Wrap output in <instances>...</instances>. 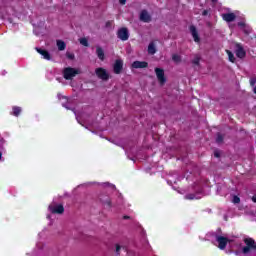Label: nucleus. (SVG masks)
Listing matches in <instances>:
<instances>
[{"label": "nucleus", "instance_id": "f257e3e1", "mask_svg": "<svg viewBox=\"0 0 256 256\" xmlns=\"http://www.w3.org/2000/svg\"><path fill=\"white\" fill-rule=\"evenodd\" d=\"M81 70L79 68H72V67H66L63 70V77L66 79V81H71L73 77H77V75H80Z\"/></svg>", "mask_w": 256, "mask_h": 256}, {"label": "nucleus", "instance_id": "f03ea898", "mask_svg": "<svg viewBox=\"0 0 256 256\" xmlns=\"http://www.w3.org/2000/svg\"><path fill=\"white\" fill-rule=\"evenodd\" d=\"M244 243L246 245L242 248V253L244 255L251 253V250L256 251V242L253 238H245Z\"/></svg>", "mask_w": 256, "mask_h": 256}, {"label": "nucleus", "instance_id": "7ed1b4c3", "mask_svg": "<svg viewBox=\"0 0 256 256\" xmlns=\"http://www.w3.org/2000/svg\"><path fill=\"white\" fill-rule=\"evenodd\" d=\"M95 74L98 79H101V81H109L111 78V75L107 72V70L102 67L96 68Z\"/></svg>", "mask_w": 256, "mask_h": 256}, {"label": "nucleus", "instance_id": "20e7f679", "mask_svg": "<svg viewBox=\"0 0 256 256\" xmlns=\"http://www.w3.org/2000/svg\"><path fill=\"white\" fill-rule=\"evenodd\" d=\"M49 211L54 215H63L65 213V208L61 204L51 203L48 207Z\"/></svg>", "mask_w": 256, "mask_h": 256}, {"label": "nucleus", "instance_id": "39448f33", "mask_svg": "<svg viewBox=\"0 0 256 256\" xmlns=\"http://www.w3.org/2000/svg\"><path fill=\"white\" fill-rule=\"evenodd\" d=\"M117 37L120 41H128L129 40V29L126 27L119 28L117 31Z\"/></svg>", "mask_w": 256, "mask_h": 256}, {"label": "nucleus", "instance_id": "423d86ee", "mask_svg": "<svg viewBox=\"0 0 256 256\" xmlns=\"http://www.w3.org/2000/svg\"><path fill=\"white\" fill-rule=\"evenodd\" d=\"M155 73L160 85H165V83H167V78H165V70L162 68H155Z\"/></svg>", "mask_w": 256, "mask_h": 256}, {"label": "nucleus", "instance_id": "0eeeda50", "mask_svg": "<svg viewBox=\"0 0 256 256\" xmlns=\"http://www.w3.org/2000/svg\"><path fill=\"white\" fill-rule=\"evenodd\" d=\"M216 241L218 243L219 249L223 250L227 247V243H229V238L225 236H216Z\"/></svg>", "mask_w": 256, "mask_h": 256}, {"label": "nucleus", "instance_id": "6e6552de", "mask_svg": "<svg viewBox=\"0 0 256 256\" xmlns=\"http://www.w3.org/2000/svg\"><path fill=\"white\" fill-rule=\"evenodd\" d=\"M123 71V60L117 59L113 65V72L115 75H121V72Z\"/></svg>", "mask_w": 256, "mask_h": 256}, {"label": "nucleus", "instance_id": "1a4fd4ad", "mask_svg": "<svg viewBox=\"0 0 256 256\" xmlns=\"http://www.w3.org/2000/svg\"><path fill=\"white\" fill-rule=\"evenodd\" d=\"M236 50H235V54L239 59H245V56L247 55V52H245V49L243 48V46L239 43H237L235 45Z\"/></svg>", "mask_w": 256, "mask_h": 256}, {"label": "nucleus", "instance_id": "9d476101", "mask_svg": "<svg viewBox=\"0 0 256 256\" xmlns=\"http://www.w3.org/2000/svg\"><path fill=\"white\" fill-rule=\"evenodd\" d=\"M147 67H149V63L145 61L136 60L131 64L132 69H147Z\"/></svg>", "mask_w": 256, "mask_h": 256}, {"label": "nucleus", "instance_id": "9b49d317", "mask_svg": "<svg viewBox=\"0 0 256 256\" xmlns=\"http://www.w3.org/2000/svg\"><path fill=\"white\" fill-rule=\"evenodd\" d=\"M140 21H143L144 23H151V15H149V12H147V10L141 11Z\"/></svg>", "mask_w": 256, "mask_h": 256}, {"label": "nucleus", "instance_id": "f8f14e48", "mask_svg": "<svg viewBox=\"0 0 256 256\" xmlns=\"http://www.w3.org/2000/svg\"><path fill=\"white\" fill-rule=\"evenodd\" d=\"M222 19L226 21V23H232V21H235L237 19V16L235 13H225L222 14Z\"/></svg>", "mask_w": 256, "mask_h": 256}, {"label": "nucleus", "instance_id": "ddd939ff", "mask_svg": "<svg viewBox=\"0 0 256 256\" xmlns=\"http://www.w3.org/2000/svg\"><path fill=\"white\" fill-rule=\"evenodd\" d=\"M190 33L195 43H199V41H201V38L199 37V32H197V28L194 25L190 26Z\"/></svg>", "mask_w": 256, "mask_h": 256}, {"label": "nucleus", "instance_id": "4468645a", "mask_svg": "<svg viewBox=\"0 0 256 256\" xmlns=\"http://www.w3.org/2000/svg\"><path fill=\"white\" fill-rule=\"evenodd\" d=\"M96 55L100 61H105V51H103V48L101 46L96 47Z\"/></svg>", "mask_w": 256, "mask_h": 256}, {"label": "nucleus", "instance_id": "2eb2a0df", "mask_svg": "<svg viewBox=\"0 0 256 256\" xmlns=\"http://www.w3.org/2000/svg\"><path fill=\"white\" fill-rule=\"evenodd\" d=\"M36 51L40 53L44 57V59H47V61H51V54H49V51L43 50L41 48H36Z\"/></svg>", "mask_w": 256, "mask_h": 256}, {"label": "nucleus", "instance_id": "dca6fc26", "mask_svg": "<svg viewBox=\"0 0 256 256\" xmlns=\"http://www.w3.org/2000/svg\"><path fill=\"white\" fill-rule=\"evenodd\" d=\"M148 53L149 55H155L157 53V49L155 48V43L151 42L148 45Z\"/></svg>", "mask_w": 256, "mask_h": 256}, {"label": "nucleus", "instance_id": "f3484780", "mask_svg": "<svg viewBox=\"0 0 256 256\" xmlns=\"http://www.w3.org/2000/svg\"><path fill=\"white\" fill-rule=\"evenodd\" d=\"M56 45L58 47V51H65V48L67 47V44L62 40H57Z\"/></svg>", "mask_w": 256, "mask_h": 256}, {"label": "nucleus", "instance_id": "a211bd4d", "mask_svg": "<svg viewBox=\"0 0 256 256\" xmlns=\"http://www.w3.org/2000/svg\"><path fill=\"white\" fill-rule=\"evenodd\" d=\"M200 61H201V55L196 54L194 56V59L192 60V64L199 66L200 65Z\"/></svg>", "mask_w": 256, "mask_h": 256}, {"label": "nucleus", "instance_id": "6ab92c4d", "mask_svg": "<svg viewBox=\"0 0 256 256\" xmlns=\"http://www.w3.org/2000/svg\"><path fill=\"white\" fill-rule=\"evenodd\" d=\"M226 53L228 55L229 61H231V63H235V55H233V52L226 50Z\"/></svg>", "mask_w": 256, "mask_h": 256}, {"label": "nucleus", "instance_id": "aec40b11", "mask_svg": "<svg viewBox=\"0 0 256 256\" xmlns=\"http://www.w3.org/2000/svg\"><path fill=\"white\" fill-rule=\"evenodd\" d=\"M172 61H174V63H181V56L179 54H173Z\"/></svg>", "mask_w": 256, "mask_h": 256}, {"label": "nucleus", "instance_id": "412c9836", "mask_svg": "<svg viewBox=\"0 0 256 256\" xmlns=\"http://www.w3.org/2000/svg\"><path fill=\"white\" fill-rule=\"evenodd\" d=\"M223 139H225V137L221 133H217L216 143L218 144L223 143Z\"/></svg>", "mask_w": 256, "mask_h": 256}, {"label": "nucleus", "instance_id": "4be33fe9", "mask_svg": "<svg viewBox=\"0 0 256 256\" xmlns=\"http://www.w3.org/2000/svg\"><path fill=\"white\" fill-rule=\"evenodd\" d=\"M80 45H83L84 47H89V41L87 38H80Z\"/></svg>", "mask_w": 256, "mask_h": 256}, {"label": "nucleus", "instance_id": "5701e85b", "mask_svg": "<svg viewBox=\"0 0 256 256\" xmlns=\"http://www.w3.org/2000/svg\"><path fill=\"white\" fill-rule=\"evenodd\" d=\"M20 113H21V108L20 107H14L13 108V115H15V117H19Z\"/></svg>", "mask_w": 256, "mask_h": 256}, {"label": "nucleus", "instance_id": "b1692460", "mask_svg": "<svg viewBox=\"0 0 256 256\" xmlns=\"http://www.w3.org/2000/svg\"><path fill=\"white\" fill-rule=\"evenodd\" d=\"M103 186L104 187H110L111 189H116V187H115V185H113V184H111V183H109V182H105L104 184H103Z\"/></svg>", "mask_w": 256, "mask_h": 256}, {"label": "nucleus", "instance_id": "393cba45", "mask_svg": "<svg viewBox=\"0 0 256 256\" xmlns=\"http://www.w3.org/2000/svg\"><path fill=\"white\" fill-rule=\"evenodd\" d=\"M233 203L237 204V203H241V198H239L238 196H233Z\"/></svg>", "mask_w": 256, "mask_h": 256}, {"label": "nucleus", "instance_id": "a878e982", "mask_svg": "<svg viewBox=\"0 0 256 256\" xmlns=\"http://www.w3.org/2000/svg\"><path fill=\"white\" fill-rule=\"evenodd\" d=\"M66 57H67L68 59L73 60V59H75V54L67 52V53H66Z\"/></svg>", "mask_w": 256, "mask_h": 256}, {"label": "nucleus", "instance_id": "bb28decb", "mask_svg": "<svg viewBox=\"0 0 256 256\" xmlns=\"http://www.w3.org/2000/svg\"><path fill=\"white\" fill-rule=\"evenodd\" d=\"M185 199H190V200L195 199V194H187L185 196Z\"/></svg>", "mask_w": 256, "mask_h": 256}, {"label": "nucleus", "instance_id": "cd10ccee", "mask_svg": "<svg viewBox=\"0 0 256 256\" xmlns=\"http://www.w3.org/2000/svg\"><path fill=\"white\" fill-rule=\"evenodd\" d=\"M255 83H256V78H251V79H250V85H251V87H255Z\"/></svg>", "mask_w": 256, "mask_h": 256}, {"label": "nucleus", "instance_id": "c85d7f7f", "mask_svg": "<svg viewBox=\"0 0 256 256\" xmlns=\"http://www.w3.org/2000/svg\"><path fill=\"white\" fill-rule=\"evenodd\" d=\"M214 157H216V158L221 157V153L219 152V150L214 151Z\"/></svg>", "mask_w": 256, "mask_h": 256}, {"label": "nucleus", "instance_id": "c756f323", "mask_svg": "<svg viewBox=\"0 0 256 256\" xmlns=\"http://www.w3.org/2000/svg\"><path fill=\"white\" fill-rule=\"evenodd\" d=\"M202 15H203V17H207V15H209V11L203 10Z\"/></svg>", "mask_w": 256, "mask_h": 256}, {"label": "nucleus", "instance_id": "7c9ffc66", "mask_svg": "<svg viewBox=\"0 0 256 256\" xmlns=\"http://www.w3.org/2000/svg\"><path fill=\"white\" fill-rule=\"evenodd\" d=\"M119 251H121V246L119 244L116 245V253L119 255Z\"/></svg>", "mask_w": 256, "mask_h": 256}, {"label": "nucleus", "instance_id": "2f4dec72", "mask_svg": "<svg viewBox=\"0 0 256 256\" xmlns=\"http://www.w3.org/2000/svg\"><path fill=\"white\" fill-rule=\"evenodd\" d=\"M113 25V22L112 21H107L106 22V27L109 28Z\"/></svg>", "mask_w": 256, "mask_h": 256}, {"label": "nucleus", "instance_id": "473e14b6", "mask_svg": "<svg viewBox=\"0 0 256 256\" xmlns=\"http://www.w3.org/2000/svg\"><path fill=\"white\" fill-rule=\"evenodd\" d=\"M62 105H63V107H65V109H71V107L69 106V103H64Z\"/></svg>", "mask_w": 256, "mask_h": 256}, {"label": "nucleus", "instance_id": "72a5a7b5", "mask_svg": "<svg viewBox=\"0 0 256 256\" xmlns=\"http://www.w3.org/2000/svg\"><path fill=\"white\" fill-rule=\"evenodd\" d=\"M120 5H125L127 3V0H119Z\"/></svg>", "mask_w": 256, "mask_h": 256}, {"label": "nucleus", "instance_id": "f704fd0d", "mask_svg": "<svg viewBox=\"0 0 256 256\" xmlns=\"http://www.w3.org/2000/svg\"><path fill=\"white\" fill-rule=\"evenodd\" d=\"M238 27H245V23L239 22V23H238Z\"/></svg>", "mask_w": 256, "mask_h": 256}, {"label": "nucleus", "instance_id": "c9c22d12", "mask_svg": "<svg viewBox=\"0 0 256 256\" xmlns=\"http://www.w3.org/2000/svg\"><path fill=\"white\" fill-rule=\"evenodd\" d=\"M105 203H106V205H108V207H111V200H108Z\"/></svg>", "mask_w": 256, "mask_h": 256}, {"label": "nucleus", "instance_id": "e433bc0d", "mask_svg": "<svg viewBox=\"0 0 256 256\" xmlns=\"http://www.w3.org/2000/svg\"><path fill=\"white\" fill-rule=\"evenodd\" d=\"M252 201H253L254 203H256V197H255V196L252 197Z\"/></svg>", "mask_w": 256, "mask_h": 256}, {"label": "nucleus", "instance_id": "4c0bfd02", "mask_svg": "<svg viewBox=\"0 0 256 256\" xmlns=\"http://www.w3.org/2000/svg\"><path fill=\"white\" fill-rule=\"evenodd\" d=\"M123 219H131L130 216H123Z\"/></svg>", "mask_w": 256, "mask_h": 256}, {"label": "nucleus", "instance_id": "58836bf2", "mask_svg": "<svg viewBox=\"0 0 256 256\" xmlns=\"http://www.w3.org/2000/svg\"><path fill=\"white\" fill-rule=\"evenodd\" d=\"M244 33H246V35H249V31L248 30H244Z\"/></svg>", "mask_w": 256, "mask_h": 256}, {"label": "nucleus", "instance_id": "ea45409f", "mask_svg": "<svg viewBox=\"0 0 256 256\" xmlns=\"http://www.w3.org/2000/svg\"><path fill=\"white\" fill-rule=\"evenodd\" d=\"M253 93H255V95H256V86L253 89Z\"/></svg>", "mask_w": 256, "mask_h": 256}, {"label": "nucleus", "instance_id": "a19ab883", "mask_svg": "<svg viewBox=\"0 0 256 256\" xmlns=\"http://www.w3.org/2000/svg\"><path fill=\"white\" fill-rule=\"evenodd\" d=\"M212 1V3H217V0H211Z\"/></svg>", "mask_w": 256, "mask_h": 256}, {"label": "nucleus", "instance_id": "79ce46f5", "mask_svg": "<svg viewBox=\"0 0 256 256\" xmlns=\"http://www.w3.org/2000/svg\"><path fill=\"white\" fill-rule=\"evenodd\" d=\"M1 157H2V154H1V152H0V160H1Z\"/></svg>", "mask_w": 256, "mask_h": 256}, {"label": "nucleus", "instance_id": "37998d69", "mask_svg": "<svg viewBox=\"0 0 256 256\" xmlns=\"http://www.w3.org/2000/svg\"><path fill=\"white\" fill-rule=\"evenodd\" d=\"M237 255H239V252H235Z\"/></svg>", "mask_w": 256, "mask_h": 256}]
</instances>
